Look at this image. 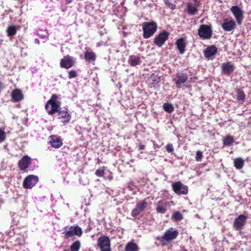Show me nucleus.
Instances as JSON below:
<instances>
[{
	"instance_id": "nucleus-1",
	"label": "nucleus",
	"mask_w": 251,
	"mask_h": 251,
	"mask_svg": "<svg viewBox=\"0 0 251 251\" xmlns=\"http://www.w3.org/2000/svg\"><path fill=\"white\" fill-rule=\"evenodd\" d=\"M143 31V37L148 39L152 36L157 29V24L154 21L151 22H144L142 25Z\"/></svg>"
},
{
	"instance_id": "nucleus-2",
	"label": "nucleus",
	"mask_w": 251,
	"mask_h": 251,
	"mask_svg": "<svg viewBox=\"0 0 251 251\" xmlns=\"http://www.w3.org/2000/svg\"><path fill=\"white\" fill-rule=\"evenodd\" d=\"M179 234L178 230L173 227H170L166 230L164 234L159 240L163 244L170 243L176 239Z\"/></svg>"
},
{
	"instance_id": "nucleus-3",
	"label": "nucleus",
	"mask_w": 251,
	"mask_h": 251,
	"mask_svg": "<svg viewBox=\"0 0 251 251\" xmlns=\"http://www.w3.org/2000/svg\"><path fill=\"white\" fill-rule=\"evenodd\" d=\"M58 97L53 95L45 105V108L48 111L49 115H52L56 112L59 111L60 102L57 101Z\"/></svg>"
},
{
	"instance_id": "nucleus-4",
	"label": "nucleus",
	"mask_w": 251,
	"mask_h": 251,
	"mask_svg": "<svg viewBox=\"0 0 251 251\" xmlns=\"http://www.w3.org/2000/svg\"><path fill=\"white\" fill-rule=\"evenodd\" d=\"M67 228L68 227L66 226L65 227V231L62 233L64 235L65 239H68L75 235L80 237L82 234V229L78 226H71L68 227V230H67Z\"/></svg>"
},
{
	"instance_id": "nucleus-5",
	"label": "nucleus",
	"mask_w": 251,
	"mask_h": 251,
	"mask_svg": "<svg viewBox=\"0 0 251 251\" xmlns=\"http://www.w3.org/2000/svg\"><path fill=\"white\" fill-rule=\"evenodd\" d=\"M198 35L203 39H209L212 35L211 25H201L198 29Z\"/></svg>"
},
{
	"instance_id": "nucleus-6",
	"label": "nucleus",
	"mask_w": 251,
	"mask_h": 251,
	"mask_svg": "<svg viewBox=\"0 0 251 251\" xmlns=\"http://www.w3.org/2000/svg\"><path fill=\"white\" fill-rule=\"evenodd\" d=\"M247 219L248 217L244 214L238 216L233 222V228L237 231L241 230L245 226Z\"/></svg>"
},
{
	"instance_id": "nucleus-7",
	"label": "nucleus",
	"mask_w": 251,
	"mask_h": 251,
	"mask_svg": "<svg viewBox=\"0 0 251 251\" xmlns=\"http://www.w3.org/2000/svg\"><path fill=\"white\" fill-rule=\"evenodd\" d=\"M170 33L166 30H163L154 38V44L159 47H162L168 39Z\"/></svg>"
},
{
	"instance_id": "nucleus-8",
	"label": "nucleus",
	"mask_w": 251,
	"mask_h": 251,
	"mask_svg": "<svg viewBox=\"0 0 251 251\" xmlns=\"http://www.w3.org/2000/svg\"><path fill=\"white\" fill-rule=\"evenodd\" d=\"M172 187L175 193L178 195H186L188 194V187L184 185L180 181H177L173 183Z\"/></svg>"
},
{
	"instance_id": "nucleus-9",
	"label": "nucleus",
	"mask_w": 251,
	"mask_h": 251,
	"mask_svg": "<svg viewBox=\"0 0 251 251\" xmlns=\"http://www.w3.org/2000/svg\"><path fill=\"white\" fill-rule=\"evenodd\" d=\"M76 63V58L69 55L65 56L60 60V67L66 69L73 67Z\"/></svg>"
},
{
	"instance_id": "nucleus-10",
	"label": "nucleus",
	"mask_w": 251,
	"mask_h": 251,
	"mask_svg": "<svg viewBox=\"0 0 251 251\" xmlns=\"http://www.w3.org/2000/svg\"><path fill=\"white\" fill-rule=\"evenodd\" d=\"M188 78V75L185 73H177L176 74V77L173 78L177 88H180V85L185 83Z\"/></svg>"
},
{
	"instance_id": "nucleus-11",
	"label": "nucleus",
	"mask_w": 251,
	"mask_h": 251,
	"mask_svg": "<svg viewBox=\"0 0 251 251\" xmlns=\"http://www.w3.org/2000/svg\"><path fill=\"white\" fill-rule=\"evenodd\" d=\"M38 181V177L34 175H29L25 178L23 186L25 188L31 189Z\"/></svg>"
},
{
	"instance_id": "nucleus-12",
	"label": "nucleus",
	"mask_w": 251,
	"mask_h": 251,
	"mask_svg": "<svg viewBox=\"0 0 251 251\" xmlns=\"http://www.w3.org/2000/svg\"><path fill=\"white\" fill-rule=\"evenodd\" d=\"M98 243L101 251H110V239L108 237H100L98 239Z\"/></svg>"
},
{
	"instance_id": "nucleus-13",
	"label": "nucleus",
	"mask_w": 251,
	"mask_h": 251,
	"mask_svg": "<svg viewBox=\"0 0 251 251\" xmlns=\"http://www.w3.org/2000/svg\"><path fill=\"white\" fill-rule=\"evenodd\" d=\"M147 204V202L145 199L141 201L137 202L135 207L131 211V215L133 217H136L141 212L144 211Z\"/></svg>"
},
{
	"instance_id": "nucleus-14",
	"label": "nucleus",
	"mask_w": 251,
	"mask_h": 251,
	"mask_svg": "<svg viewBox=\"0 0 251 251\" xmlns=\"http://www.w3.org/2000/svg\"><path fill=\"white\" fill-rule=\"evenodd\" d=\"M230 10L236 19L237 23L240 25L244 18L243 12L238 6H232Z\"/></svg>"
},
{
	"instance_id": "nucleus-15",
	"label": "nucleus",
	"mask_w": 251,
	"mask_h": 251,
	"mask_svg": "<svg viewBox=\"0 0 251 251\" xmlns=\"http://www.w3.org/2000/svg\"><path fill=\"white\" fill-rule=\"evenodd\" d=\"M222 27L226 31H230L236 28V25L233 20L225 19L222 24Z\"/></svg>"
},
{
	"instance_id": "nucleus-16",
	"label": "nucleus",
	"mask_w": 251,
	"mask_h": 251,
	"mask_svg": "<svg viewBox=\"0 0 251 251\" xmlns=\"http://www.w3.org/2000/svg\"><path fill=\"white\" fill-rule=\"evenodd\" d=\"M175 44L177 49L180 54H183L186 50L187 43L186 39L184 37H180L176 39Z\"/></svg>"
},
{
	"instance_id": "nucleus-17",
	"label": "nucleus",
	"mask_w": 251,
	"mask_h": 251,
	"mask_svg": "<svg viewBox=\"0 0 251 251\" xmlns=\"http://www.w3.org/2000/svg\"><path fill=\"white\" fill-rule=\"evenodd\" d=\"M222 71L225 75H229L234 70V66L231 62L227 61L222 64Z\"/></svg>"
},
{
	"instance_id": "nucleus-18",
	"label": "nucleus",
	"mask_w": 251,
	"mask_h": 251,
	"mask_svg": "<svg viewBox=\"0 0 251 251\" xmlns=\"http://www.w3.org/2000/svg\"><path fill=\"white\" fill-rule=\"evenodd\" d=\"M161 80L160 76L152 73L150 75L147 79V82L148 84L150 87L151 88L154 86V85L158 84Z\"/></svg>"
},
{
	"instance_id": "nucleus-19",
	"label": "nucleus",
	"mask_w": 251,
	"mask_h": 251,
	"mask_svg": "<svg viewBox=\"0 0 251 251\" xmlns=\"http://www.w3.org/2000/svg\"><path fill=\"white\" fill-rule=\"evenodd\" d=\"M50 138V144L52 147L58 149L62 146L63 142L60 137L56 135H51Z\"/></svg>"
},
{
	"instance_id": "nucleus-20",
	"label": "nucleus",
	"mask_w": 251,
	"mask_h": 251,
	"mask_svg": "<svg viewBox=\"0 0 251 251\" xmlns=\"http://www.w3.org/2000/svg\"><path fill=\"white\" fill-rule=\"evenodd\" d=\"M30 163V158L28 156L25 155L19 160L18 166L20 170H25L29 167Z\"/></svg>"
},
{
	"instance_id": "nucleus-21",
	"label": "nucleus",
	"mask_w": 251,
	"mask_h": 251,
	"mask_svg": "<svg viewBox=\"0 0 251 251\" xmlns=\"http://www.w3.org/2000/svg\"><path fill=\"white\" fill-rule=\"evenodd\" d=\"M217 48L215 46L207 47L204 51V56L207 58H210L217 53Z\"/></svg>"
},
{
	"instance_id": "nucleus-22",
	"label": "nucleus",
	"mask_w": 251,
	"mask_h": 251,
	"mask_svg": "<svg viewBox=\"0 0 251 251\" xmlns=\"http://www.w3.org/2000/svg\"><path fill=\"white\" fill-rule=\"evenodd\" d=\"M84 58L86 61L94 62L96 59V55L91 50L87 49L85 52Z\"/></svg>"
},
{
	"instance_id": "nucleus-23",
	"label": "nucleus",
	"mask_w": 251,
	"mask_h": 251,
	"mask_svg": "<svg viewBox=\"0 0 251 251\" xmlns=\"http://www.w3.org/2000/svg\"><path fill=\"white\" fill-rule=\"evenodd\" d=\"M12 99L14 102H18L23 99V95L19 89H15L11 93Z\"/></svg>"
},
{
	"instance_id": "nucleus-24",
	"label": "nucleus",
	"mask_w": 251,
	"mask_h": 251,
	"mask_svg": "<svg viewBox=\"0 0 251 251\" xmlns=\"http://www.w3.org/2000/svg\"><path fill=\"white\" fill-rule=\"evenodd\" d=\"M59 118L62 119L63 123H66L69 122L71 118L70 113L65 110L59 111L58 113Z\"/></svg>"
},
{
	"instance_id": "nucleus-25",
	"label": "nucleus",
	"mask_w": 251,
	"mask_h": 251,
	"mask_svg": "<svg viewBox=\"0 0 251 251\" xmlns=\"http://www.w3.org/2000/svg\"><path fill=\"white\" fill-rule=\"evenodd\" d=\"M126 251H139V248L136 243L133 240L128 242L126 247Z\"/></svg>"
},
{
	"instance_id": "nucleus-26",
	"label": "nucleus",
	"mask_w": 251,
	"mask_h": 251,
	"mask_svg": "<svg viewBox=\"0 0 251 251\" xmlns=\"http://www.w3.org/2000/svg\"><path fill=\"white\" fill-rule=\"evenodd\" d=\"M128 62L130 66H135L140 63V57L135 55H131L129 57Z\"/></svg>"
},
{
	"instance_id": "nucleus-27",
	"label": "nucleus",
	"mask_w": 251,
	"mask_h": 251,
	"mask_svg": "<svg viewBox=\"0 0 251 251\" xmlns=\"http://www.w3.org/2000/svg\"><path fill=\"white\" fill-rule=\"evenodd\" d=\"M223 144L225 146H230L234 142L235 140L233 136L227 135L222 140Z\"/></svg>"
},
{
	"instance_id": "nucleus-28",
	"label": "nucleus",
	"mask_w": 251,
	"mask_h": 251,
	"mask_svg": "<svg viewBox=\"0 0 251 251\" xmlns=\"http://www.w3.org/2000/svg\"><path fill=\"white\" fill-rule=\"evenodd\" d=\"M244 164V160L241 157L236 158L234 159V166L238 170L242 169Z\"/></svg>"
},
{
	"instance_id": "nucleus-29",
	"label": "nucleus",
	"mask_w": 251,
	"mask_h": 251,
	"mask_svg": "<svg viewBox=\"0 0 251 251\" xmlns=\"http://www.w3.org/2000/svg\"><path fill=\"white\" fill-rule=\"evenodd\" d=\"M163 109L167 112L169 113H172L174 110V107L172 104L170 103H165L163 105Z\"/></svg>"
},
{
	"instance_id": "nucleus-30",
	"label": "nucleus",
	"mask_w": 251,
	"mask_h": 251,
	"mask_svg": "<svg viewBox=\"0 0 251 251\" xmlns=\"http://www.w3.org/2000/svg\"><path fill=\"white\" fill-rule=\"evenodd\" d=\"M182 214L179 211H175L173 213L172 219L175 221H180L183 219Z\"/></svg>"
},
{
	"instance_id": "nucleus-31",
	"label": "nucleus",
	"mask_w": 251,
	"mask_h": 251,
	"mask_svg": "<svg viewBox=\"0 0 251 251\" xmlns=\"http://www.w3.org/2000/svg\"><path fill=\"white\" fill-rule=\"evenodd\" d=\"M187 13L190 15H194L198 12V10L197 7L192 5V4H189L187 6Z\"/></svg>"
},
{
	"instance_id": "nucleus-32",
	"label": "nucleus",
	"mask_w": 251,
	"mask_h": 251,
	"mask_svg": "<svg viewBox=\"0 0 251 251\" xmlns=\"http://www.w3.org/2000/svg\"><path fill=\"white\" fill-rule=\"evenodd\" d=\"M237 92V100L238 101H244L245 99V94L243 91L240 90V89H237L236 90Z\"/></svg>"
},
{
	"instance_id": "nucleus-33",
	"label": "nucleus",
	"mask_w": 251,
	"mask_h": 251,
	"mask_svg": "<svg viewBox=\"0 0 251 251\" xmlns=\"http://www.w3.org/2000/svg\"><path fill=\"white\" fill-rule=\"evenodd\" d=\"M80 247V243L77 241L75 242L71 246V251H78Z\"/></svg>"
},
{
	"instance_id": "nucleus-34",
	"label": "nucleus",
	"mask_w": 251,
	"mask_h": 251,
	"mask_svg": "<svg viewBox=\"0 0 251 251\" xmlns=\"http://www.w3.org/2000/svg\"><path fill=\"white\" fill-rule=\"evenodd\" d=\"M16 29L14 26H9L7 29V35L9 36H13L16 33Z\"/></svg>"
},
{
	"instance_id": "nucleus-35",
	"label": "nucleus",
	"mask_w": 251,
	"mask_h": 251,
	"mask_svg": "<svg viewBox=\"0 0 251 251\" xmlns=\"http://www.w3.org/2000/svg\"><path fill=\"white\" fill-rule=\"evenodd\" d=\"M6 139V133L4 129L0 128V143L3 142Z\"/></svg>"
},
{
	"instance_id": "nucleus-36",
	"label": "nucleus",
	"mask_w": 251,
	"mask_h": 251,
	"mask_svg": "<svg viewBox=\"0 0 251 251\" xmlns=\"http://www.w3.org/2000/svg\"><path fill=\"white\" fill-rule=\"evenodd\" d=\"M203 157L202 152L200 151H198L196 153V160L197 161H201Z\"/></svg>"
},
{
	"instance_id": "nucleus-37",
	"label": "nucleus",
	"mask_w": 251,
	"mask_h": 251,
	"mask_svg": "<svg viewBox=\"0 0 251 251\" xmlns=\"http://www.w3.org/2000/svg\"><path fill=\"white\" fill-rule=\"evenodd\" d=\"M164 3L167 7L170 8L172 10L176 8V5L172 4L171 0H164Z\"/></svg>"
},
{
	"instance_id": "nucleus-38",
	"label": "nucleus",
	"mask_w": 251,
	"mask_h": 251,
	"mask_svg": "<svg viewBox=\"0 0 251 251\" xmlns=\"http://www.w3.org/2000/svg\"><path fill=\"white\" fill-rule=\"evenodd\" d=\"M156 212L158 213L164 214L166 211V209L161 206H157L156 208Z\"/></svg>"
},
{
	"instance_id": "nucleus-39",
	"label": "nucleus",
	"mask_w": 251,
	"mask_h": 251,
	"mask_svg": "<svg viewBox=\"0 0 251 251\" xmlns=\"http://www.w3.org/2000/svg\"><path fill=\"white\" fill-rule=\"evenodd\" d=\"M95 174L98 176H102L104 175V170L102 168H99L97 170Z\"/></svg>"
},
{
	"instance_id": "nucleus-40",
	"label": "nucleus",
	"mask_w": 251,
	"mask_h": 251,
	"mask_svg": "<svg viewBox=\"0 0 251 251\" xmlns=\"http://www.w3.org/2000/svg\"><path fill=\"white\" fill-rule=\"evenodd\" d=\"M166 149L168 152H172L174 151V147L172 144H168L166 146Z\"/></svg>"
},
{
	"instance_id": "nucleus-41",
	"label": "nucleus",
	"mask_w": 251,
	"mask_h": 251,
	"mask_svg": "<svg viewBox=\"0 0 251 251\" xmlns=\"http://www.w3.org/2000/svg\"><path fill=\"white\" fill-rule=\"evenodd\" d=\"M76 76V73L75 71L72 70L69 73V77L70 78H73Z\"/></svg>"
},
{
	"instance_id": "nucleus-42",
	"label": "nucleus",
	"mask_w": 251,
	"mask_h": 251,
	"mask_svg": "<svg viewBox=\"0 0 251 251\" xmlns=\"http://www.w3.org/2000/svg\"><path fill=\"white\" fill-rule=\"evenodd\" d=\"M138 148L139 150H144L145 149V146L144 145L140 143Z\"/></svg>"
},
{
	"instance_id": "nucleus-43",
	"label": "nucleus",
	"mask_w": 251,
	"mask_h": 251,
	"mask_svg": "<svg viewBox=\"0 0 251 251\" xmlns=\"http://www.w3.org/2000/svg\"><path fill=\"white\" fill-rule=\"evenodd\" d=\"M34 42H35V43H36L38 45H39L40 44V41L38 39H35L34 40Z\"/></svg>"
},
{
	"instance_id": "nucleus-44",
	"label": "nucleus",
	"mask_w": 251,
	"mask_h": 251,
	"mask_svg": "<svg viewBox=\"0 0 251 251\" xmlns=\"http://www.w3.org/2000/svg\"><path fill=\"white\" fill-rule=\"evenodd\" d=\"M73 0H66V3H70Z\"/></svg>"
},
{
	"instance_id": "nucleus-45",
	"label": "nucleus",
	"mask_w": 251,
	"mask_h": 251,
	"mask_svg": "<svg viewBox=\"0 0 251 251\" xmlns=\"http://www.w3.org/2000/svg\"><path fill=\"white\" fill-rule=\"evenodd\" d=\"M199 2L198 1H196L195 2V5H199Z\"/></svg>"
},
{
	"instance_id": "nucleus-46",
	"label": "nucleus",
	"mask_w": 251,
	"mask_h": 251,
	"mask_svg": "<svg viewBox=\"0 0 251 251\" xmlns=\"http://www.w3.org/2000/svg\"><path fill=\"white\" fill-rule=\"evenodd\" d=\"M40 37H41V38H44V37H47V35H44V36H43V35H41V36H40Z\"/></svg>"
},
{
	"instance_id": "nucleus-47",
	"label": "nucleus",
	"mask_w": 251,
	"mask_h": 251,
	"mask_svg": "<svg viewBox=\"0 0 251 251\" xmlns=\"http://www.w3.org/2000/svg\"><path fill=\"white\" fill-rule=\"evenodd\" d=\"M64 251H67V250H64Z\"/></svg>"
}]
</instances>
